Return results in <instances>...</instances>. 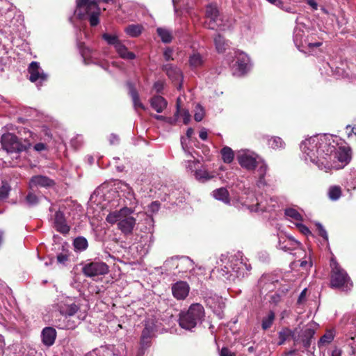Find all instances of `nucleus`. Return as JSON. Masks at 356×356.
Wrapping results in <instances>:
<instances>
[{"label":"nucleus","instance_id":"aec40b11","mask_svg":"<svg viewBox=\"0 0 356 356\" xmlns=\"http://www.w3.org/2000/svg\"><path fill=\"white\" fill-rule=\"evenodd\" d=\"M150 105L157 113H161L167 107L168 102L160 95H155L150 99Z\"/></svg>","mask_w":356,"mask_h":356},{"label":"nucleus","instance_id":"a18cd8bd","mask_svg":"<svg viewBox=\"0 0 356 356\" xmlns=\"http://www.w3.org/2000/svg\"><path fill=\"white\" fill-rule=\"evenodd\" d=\"M66 324V330H74L77 326V321L72 319V317L62 314Z\"/></svg>","mask_w":356,"mask_h":356},{"label":"nucleus","instance_id":"e433bc0d","mask_svg":"<svg viewBox=\"0 0 356 356\" xmlns=\"http://www.w3.org/2000/svg\"><path fill=\"white\" fill-rule=\"evenodd\" d=\"M180 99L178 98L177 103H176V107L177 111L175 113V115H181L183 117V122L185 124H188V122L191 120V115L189 113V111L186 109H181L180 105H179Z\"/></svg>","mask_w":356,"mask_h":356},{"label":"nucleus","instance_id":"bf43d9fd","mask_svg":"<svg viewBox=\"0 0 356 356\" xmlns=\"http://www.w3.org/2000/svg\"><path fill=\"white\" fill-rule=\"evenodd\" d=\"M306 293H307V289H305L302 291V292L299 295V297L298 299V304H301L302 302H303L305 300Z\"/></svg>","mask_w":356,"mask_h":356},{"label":"nucleus","instance_id":"13d9d810","mask_svg":"<svg viewBox=\"0 0 356 356\" xmlns=\"http://www.w3.org/2000/svg\"><path fill=\"white\" fill-rule=\"evenodd\" d=\"M220 356H234L228 348L223 347L220 351Z\"/></svg>","mask_w":356,"mask_h":356},{"label":"nucleus","instance_id":"bb28decb","mask_svg":"<svg viewBox=\"0 0 356 356\" xmlns=\"http://www.w3.org/2000/svg\"><path fill=\"white\" fill-rule=\"evenodd\" d=\"M218 277L221 279L222 281H234L237 275L234 273H233L232 271L229 270V268L227 266H225L223 268H221L220 269H218Z\"/></svg>","mask_w":356,"mask_h":356},{"label":"nucleus","instance_id":"7c9ffc66","mask_svg":"<svg viewBox=\"0 0 356 356\" xmlns=\"http://www.w3.org/2000/svg\"><path fill=\"white\" fill-rule=\"evenodd\" d=\"M195 177L197 180L200 182H205L214 177L213 175L209 173L207 170L198 169L195 172Z\"/></svg>","mask_w":356,"mask_h":356},{"label":"nucleus","instance_id":"a19ab883","mask_svg":"<svg viewBox=\"0 0 356 356\" xmlns=\"http://www.w3.org/2000/svg\"><path fill=\"white\" fill-rule=\"evenodd\" d=\"M70 252L68 250L63 249L62 252L56 256L57 262L60 264L65 265L70 260Z\"/></svg>","mask_w":356,"mask_h":356},{"label":"nucleus","instance_id":"69168bd1","mask_svg":"<svg viewBox=\"0 0 356 356\" xmlns=\"http://www.w3.org/2000/svg\"><path fill=\"white\" fill-rule=\"evenodd\" d=\"M322 45V42H314V43H309L308 47L309 48H314V47H318Z\"/></svg>","mask_w":356,"mask_h":356},{"label":"nucleus","instance_id":"0e129e2a","mask_svg":"<svg viewBox=\"0 0 356 356\" xmlns=\"http://www.w3.org/2000/svg\"><path fill=\"white\" fill-rule=\"evenodd\" d=\"M307 3L312 6L314 9H317V3L314 0H307Z\"/></svg>","mask_w":356,"mask_h":356},{"label":"nucleus","instance_id":"cd10ccee","mask_svg":"<svg viewBox=\"0 0 356 356\" xmlns=\"http://www.w3.org/2000/svg\"><path fill=\"white\" fill-rule=\"evenodd\" d=\"M116 51L119 54L120 57L127 60H134L136 58L134 53L128 51L127 47L122 42L116 47Z\"/></svg>","mask_w":356,"mask_h":356},{"label":"nucleus","instance_id":"c85d7f7f","mask_svg":"<svg viewBox=\"0 0 356 356\" xmlns=\"http://www.w3.org/2000/svg\"><path fill=\"white\" fill-rule=\"evenodd\" d=\"M127 211H129L127 208L122 209L120 211H115L111 212L106 216V221L110 224H115V222H119L121 218L122 217L124 213H126Z\"/></svg>","mask_w":356,"mask_h":356},{"label":"nucleus","instance_id":"603ef678","mask_svg":"<svg viewBox=\"0 0 356 356\" xmlns=\"http://www.w3.org/2000/svg\"><path fill=\"white\" fill-rule=\"evenodd\" d=\"M296 227L298 228L299 231L305 236L312 235L309 229L305 225L302 223H297Z\"/></svg>","mask_w":356,"mask_h":356},{"label":"nucleus","instance_id":"ea45409f","mask_svg":"<svg viewBox=\"0 0 356 356\" xmlns=\"http://www.w3.org/2000/svg\"><path fill=\"white\" fill-rule=\"evenodd\" d=\"M334 338L333 332L330 330L327 331L319 339L318 346L321 348L322 346H325L330 343Z\"/></svg>","mask_w":356,"mask_h":356},{"label":"nucleus","instance_id":"774afa93","mask_svg":"<svg viewBox=\"0 0 356 356\" xmlns=\"http://www.w3.org/2000/svg\"><path fill=\"white\" fill-rule=\"evenodd\" d=\"M193 132H194V131L192 128H188L187 129L186 134L187 138H190L192 136V135L193 134Z\"/></svg>","mask_w":356,"mask_h":356},{"label":"nucleus","instance_id":"09e8293b","mask_svg":"<svg viewBox=\"0 0 356 356\" xmlns=\"http://www.w3.org/2000/svg\"><path fill=\"white\" fill-rule=\"evenodd\" d=\"M267 169H268V167L265 163H262L259 166V168L258 169V172H259V179L260 182H262L263 180L264 179V177L266 174Z\"/></svg>","mask_w":356,"mask_h":356},{"label":"nucleus","instance_id":"9b49d317","mask_svg":"<svg viewBox=\"0 0 356 356\" xmlns=\"http://www.w3.org/2000/svg\"><path fill=\"white\" fill-rule=\"evenodd\" d=\"M190 286L185 281H178L172 285V293L177 300H184L188 296Z\"/></svg>","mask_w":356,"mask_h":356},{"label":"nucleus","instance_id":"4c0bfd02","mask_svg":"<svg viewBox=\"0 0 356 356\" xmlns=\"http://www.w3.org/2000/svg\"><path fill=\"white\" fill-rule=\"evenodd\" d=\"M102 37L109 45L113 46L115 49L122 42L116 35L104 33Z\"/></svg>","mask_w":356,"mask_h":356},{"label":"nucleus","instance_id":"ddd939ff","mask_svg":"<svg viewBox=\"0 0 356 356\" xmlns=\"http://www.w3.org/2000/svg\"><path fill=\"white\" fill-rule=\"evenodd\" d=\"M206 17L210 21L206 23L205 26L209 29H215L216 23L219 16V10L216 3H210L206 7Z\"/></svg>","mask_w":356,"mask_h":356},{"label":"nucleus","instance_id":"412c9836","mask_svg":"<svg viewBox=\"0 0 356 356\" xmlns=\"http://www.w3.org/2000/svg\"><path fill=\"white\" fill-rule=\"evenodd\" d=\"M336 156L341 163H348L351 160L350 147L346 146L339 147L336 152Z\"/></svg>","mask_w":356,"mask_h":356},{"label":"nucleus","instance_id":"79ce46f5","mask_svg":"<svg viewBox=\"0 0 356 356\" xmlns=\"http://www.w3.org/2000/svg\"><path fill=\"white\" fill-rule=\"evenodd\" d=\"M285 215L298 221L302 220V215L295 209H286L284 212Z\"/></svg>","mask_w":356,"mask_h":356},{"label":"nucleus","instance_id":"b1692460","mask_svg":"<svg viewBox=\"0 0 356 356\" xmlns=\"http://www.w3.org/2000/svg\"><path fill=\"white\" fill-rule=\"evenodd\" d=\"M204 61V57L197 51H193V54L190 55L188 59V63L192 70L201 67L203 66Z\"/></svg>","mask_w":356,"mask_h":356},{"label":"nucleus","instance_id":"f8f14e48","mask_svg":"<svg viewBox=\"0 0 356 356\" xmlns=\"http://www.w3.org/2000/svg\"><path fill=\"white\" fill-rule=\"evenodd\" d=\"M54 227L56 230L63 234L70 232V227L67 224L65 214L61 211H57L54 215Z\"/></svg>","mask_w":356,"mask_h":356},{"label":"nucleus","instance_id":"4468645a","mask_svg":"<svg viewBox=\"0 0 356 356\" xmlns=\"http://www.w3.org/2000/svg\"><path fill=\"white\" fill-rule=\"evenodd\" d=\"M136 225V219L132 216H127L124 213L120 222L118 223V229L125 235L131 234Z\"/></svg>","mask_w":356,"mask_h":356},{"label":"nucleus","instance_id":"1a4fd4ad","mask_svg":"<svg viewBox=\"0 0 356 356\" xmlns=\"http://www.w3.org/2000/svg\"><path fill=\"white\" fill-rule=\"evenodd\" d=\"M156 331V326L153 319H148L145 324V327L142 332L140 343L143 346H149L151 339L154 336Z\"/></svg>","mask_w":356,"mask_h":356},{"label":"nucleus","instance_id":"a211bd4d","mask_svg":"<svg viewBox=\"0 0 356 356\" xmlns=\"http://www.w3.org/2000/svg\"><path fill=\"white\" fill-rule=\"evenodd\" d=\"M129 88V95L131 97L134 107L137 111L138 108H140L143 111L146 109L145 106L140 100L139 94L135 88L134 85L130 82L127 83Z\"/></svg>","mask_w":356,"mask_h":356},{"label":"nucleus","instance_id":"3c124183","mask_svg":"<svg viewBox=\"0 0 356 356\" xmlns=\"http://www.w3.org/2000/svg\"><path fill=\"white\" fill-rule=\"evenodd\" d=\"M237 67L239 71L244 72L247 68V61L244 58H238L236 61Z\"/></svg>","mask_w":356,"mask_h":356},{"label":"nucleus","instance_id":"6e6552de","mask_svg":"<svg viewBox=\"0 0 356 356\" xmlns=\"http://www.w3.org/2000/svg\"><path fill=\"white\" fill-rule=\"evenodd\" d=\"M298 328L296 327L293 330H291L287 327H284L281 329L278 332V339L279 341L277 344L279 346L284 344L286 341L290 340L291 339L293 341L294 345H297L300 343V337L298 334Z\"/></svg>","mask_w":356,"mask_h":356},{"label":"nucleus","instance_id":"f704fd0d","mask_svg":"<svg viewBox=\"0 0 356 356\" xmlns=\"http://www.w3.org/2000/svg\"><path fill=\"white\" fill-rule=\"evenodd\" d=\"M275 318L274 312L270 311L268 315L263 318L261 321V327L264 330L269 329L272 325Z\"/></svg>","mask_w":356,"mask_h":356},{"label":"nucleus","instance_id":"4be33fe9","mask_svg":"<svg viewBox=\"0 0 356 356\" xmlns=\"http://www.w3.org/2000/svg\"><path fill=\"white\" fill-rule=\"evenodd\" d=\"M213 197L225 204H230L229 193L226 188L221 187L212 192Z\"/></svg>","mask_w":356,"mask_h":356},{"label":"nucleus","instance_id":"2eb2a0df","mask_svg":"<svg viewBox=\"0 0 356 356\" xmlns=\"http://www.w3.org/2000/svg\"><path fill=\"white\" fill-rule=\"evenodd\" d=\"M161 70L172 81H177L182 79V73L179 67L172 64H164Z\"/></svg>","mask_w":356,"mask_h":356},{"label":"nucleus","instance_id":"864d4df0","mask_svg":"<svg viewBox=\"0 0 356 356\" xmlns=\"http://www.w3.org/2000/svg\"><path fill=\"white\" fill-rule=\"evenodd\" d=\"M248 209L252 212L265 211V208L264 207H261V204L259 202L256 203L255 204L249 205L248 207Z\"/></svg>","mask_w":356,"mask_h":356},{"label":"nucleus","instance_id":"c03bdc74","mask_svg":"<svg viewBox=\"0 0 356 356\" xmlns=\"http://www.w3.org/2000/svg\"><path fill=\"white\" fill-rule=\"evenodd\" d=\"M10 191V186L6 182H2L0 186V200L6 199L8 197Z\"/></svg>","mask_w":356,"mask_h":356},{"label":"nucleus","instance_id":"052dcab7","mask_svg":"<svg viewBox=\"0 0 356 356\" xmlns=\"http://www.w3.org/2000/svg\"><path fill=\"white\" fill-rule=\"evenodd\" d=\"M342 350L337 346H334L331 352V356H341Z\"/></svg>","mask_w":356,"mask_h":356},{"label":"nucleus","instance_id":"e2e57ef3","mask_svg":"<svg viewBox=\"0 0 356 356\" xmlns=\"http://www.w3.org/2000/svg\"><path fill=\"white\" fill-rule=\"evenodd\" d=\"M204 117V114L202 112L195 113L194 115V119L196 122H200Z\"/></svg>","mask_w":356,"mask_h":356},{"label":"nucleus","instance_id":"f257e3e1","mask_svg":"<svg viewBox=\"0 0 356 356\" xmlns=\"http://www.w3.org/2000/svg\"><path fill=\"white\" fill-rule=\"evenodd\" d=\"M114 3L113 0H76V11L81 19L85 15L88 16V21L91 26H96L99 24V16L101 14L99 3Z\"/></svg>","mask_w":356,"mask_h":356},{"label":"nucleus","instance_id":"de8ad7c7","mask_svg":"<svg viewBox=\"0 0 356 356\" xmlns=\"http://www.w3.org/2000/svg\"><path fill=\"white\" fill-rule=\"evenodd\" d=\"M173 49L171 47H166L163 51V58L166 62L173 60L174 58L172 57Z\"/></svg>","mask_w":356,"mask_h":356},{"label":"nucleus","instance_id":"338daca9","mask_svg":"<svg viewBox=\"0 0 356 356\" xmlns=\"http://www.w3.org/2000/svg\"><path fill=\"white\" fill-rule=\"evenodd\" d=\"M152 117L156 120H161V121H163L165 119V117H164L163 115H156V114L152 115Z\"/></svg>","mask_w":356,"mask_h":356},{"label":"nucleus","instance_id":"6e6d98bb","mask_svg":"<svg viewBox=\"0 0 356 356\" xmlns=\"http://www.w3.org/2000/svg\"><path fill=\"white\" fill-rule=\"evenodd\" d=\"M153 88L156 91V92L159 93L163 89V84L161 81H156L154 83Z\"/></svg>","mask_w":356,"mask_h":356},{"label":"nucleus","instance_id":"f03ea898","mask_svg":"<svg viewBox=\"0 0 356 356\" xmlns=\"http://www.w3.org/2000/svg\"><path fill=\"white\" fill-rule=\"evenodd\" d=\"M330 266L331 268L330 273V287L343 291L350 290L353 286L351 279L346 270L340 266L335 258H331Z\"/></svg>","mask_w":356,"mask_h":356},{"label":"nucleus","instance_id":"423d86ee","mask_svg":"<svg viewBox=\"0 0 356 356\" xmlns=\"http://www.w3.org/2000/svg\"><path fill=\"white\" fill-rule=\"evenodd\" d=\"M108 266L102 261H92L86 264L82 268L83 273L89 277L103 275L108 273Z\"/></svg>","mask_w":356,"mask_h":356},{"label":"nucleus","instance_id":"72a5a7b5","mask_svg":"<svg viewBox=\"0 0 356 356\" xmlns=\"http://www.w3.org/2000/svg\"><path fill=\"white\" fill-rule=\"evenodd\" d=\"M143 30V26L139 24H130L125 28V32L131 37L139 36Z\"/></svg>","mask_w":356,"mask_h":356},{"label":"nucleus","instance_id":"393cba45","mask_svg":"<svg viewBox=\"0 0 356 356\" xmlns=\"http://www.w3.org/2000/svg\"><path fill=\"white\" fill-rule=\"evenodd\" d=\"M315 334V330L313 328H305L302 334L300 336V343H302L305 348H309L312 344V340Z\"/></svg>","mask_w":356,"mask_h":356},{"label":"nucleus","instance_id":"dca6fc26","mask_svg":"<svg viewBox=\"0 0 356 356\" xmlns=\"http://www.w3.org/2000/svg\"><path fill=\"white\" fill-rule=\"evenodd\" d=\"M41 337L43 344L49 347L55 342L56 331L52 327H46L42 330Z\"/></svg>","mask_w":356,"mask_h":356},{"label":"nucleus","instance_id":"5fc2aeb1","mask_svg":"<svg viewBox=\"0 0 356 356\" xmlns=\"http://www.w3.org/2000/svg\"><path fill=\"white\" fill-rule=\"evenodd\" d=\"M33 148L37 152H41L47 149V146L43 143H38L34 145Z\"/></svg>","mask_w":356,"mask_h":356},{"label":"nucleus","instance_id":"7ed1b4c3","mask_svg":"<svg viewBox=\"0 0 356 356\" xmlns=\"http://www.w3.org/2000/svg\"><path fill=\"white\" fill-rule=\"evenodd\" d=\"M319 142L317 136L310 137L308 139L302 141L300 145V149L306 154L312 161L316 159H325V155L328 156V152H332L335 149L334 146H330L327 144L324 145H320L318 146Z\"/></svg>","mask_w":356,"mask_h":356},{"label":"nucleus","instance_id":"58836bf2","mask_svg":"<svg viewBox=\"0 0 356 356\" xmlns=\"http://www.w3.org/2000/svg\"><path fill=\"white\" fill-rule=\"evenodd\" d=\"M268 145L272 149H277L284 148L285 144L281 138L273 136L268 139Z\"/></svg>","mask_w":356,"mask_h":356},{"label":"nucleus","instance_id":"2f4dec72","mask_svg":"<svg viewBox=\"0 0 356 356\" xmlns=\"http://www.w3.org/2000/svg\"><path fill=\"white\" fill-rule=\"evenodd\" d=\"M157 34L164 43H170L172 40V32L165 28H158L156 29Z\"/></svg>","mask_w":356,"mask_h":356},{"label":"nucleus","instance_id":"4d7b16f0","mask_svg":"<svg viewBox=\"0 0 356 356\" xmlns=\"http://www.w3.org/2000/svg\"><path fill=\"white\" fill-rule=\"evenodd\" d=\"M346 129L348 138L352 136V134H354L356 136V127H352L350 125H347Z\"/></svg>","mask_w":356,"mask_h":356},{"label":"nucleus","instance_id":"9d476101","mask_svg":"<svg viewBox=\"0 0 356 356\" xmlns=\"http://www.w3.org/2000/svg\"><path fill=\"white\" fill-rule=\"evenodd\" d=\"M28 72L30 74L29 80L32 83H35L37 81L42 82L47 80V75L41 70L39 63L36 61H32L29 64Z\"/></svg>","mask_w":356,"mask_h":356},{"label":"nucleus","instance_id":"8fccbe9b","mask_svg":"<svg viewBox=\"0 0 356 356\" xmlns=\"http://www.w3.org/2000/svg\"><path fill=\"white\" fill-rule=\"evenodd\" d=\"M316 227H317V229H318V234L325 240V241H328V235H327V233L326 232V230L324 229V227H323V225L320 223H317L316 225Z\"/></svg>","mask_w":356,"mask_h":356},{"label":"nucleus","instance_id":"39448f33","mask_svg":"<svg viewBox=\"0 0 356 356\" xmlns=\"http://www.w3.org/2000/svg\"><path fill=\"white\" fill-rule=\"evenodd\" d=\"M1 145L3 149L9 153H18L26 150L31 144L24 141L23 143L14 134L6 133L1 136Z\"/></svg>","mask_w":356,"mask_h":356},{"label":"nucleus","instance_id":"680f3d73","mask_svg":"<svg viewBox=\"0 0 356 356\" xmlns=\"http://www.w3.org/2000/svg\"><path fill=\"white\" fill-rule=\"evenodd\" d=\"M199 137L203 140H206L208 138V134H207V131L204 129H202L200 131V134H199Z\"/></svg>","mask_w":356,"mask_h":356},{"label":"nucleus","instance_id":"0eeeda50","mask_svg":"<svg viewBox=\"0 0 356 356\" xmlns=\"http://www.w3.org/2000/svg\"><path fill=\"white\" fill-rule=\"evenodd\" d=\"M56 186L55 180L49 178L47 176L42 175H33L31 177L29 182V188H53Z\"/></svg>","mask_w":356,"mask_h":356},{"label":"nucleus","instance_id":"37998d69","mask_svg":"<svg viewBox=\"0 0 356 356\" xmlns=\"http://www.w3.org/2000/svg\"><path fill=\"white\" fill-rule=\"evenodd\" d=\"M328 195L332 200H338L341 195V188L339 186L331 187L329 190Z\"/></svg>","mask_w":356,"mask_h":356},{"label":"nucleus","instance_id":"473e14b6","mask_svg":"<svg viewBox=\"0 0 356 356\" xmlns=\"http://www.w3.org/2000/svg\"><path fill=\"white\" fill-rule=\"evenodd\" d=\"M220 153L224 163H230L233 161L234 158V151L229 147H224L220 150Z\"/></svg>","mask_w":356,"mask_h":356},{"label":"nucleus","instance_id":"f3484780","mask_svg":"<svg viewBox=\"0 0 356 356\" xmlns=\"http://www.w3.org/2000/svg\"><path fill=\"white\" fill-rule=\"evenodd\" d=\"M300 245V243L291 236L279 238V247L284 251L295 250Z\"/></svg>","mask_w":356,"mask_h":356},{"label":"nucleus","instance_id":"c756f323","mask_svg":"<svg viewBox=\"0 0 356 356\" xmlns=\"http://www.w3.org/2000/svg\"><path fill=\"white\" fill-rule=\"evenodd\" d=\"M214 43L217 51L220 54L224 53L228 47V44L220 34L216 35L214 38Z\"/></svg>","mask_w":356,"mask_h":356},{"label":"nucleus","instance_id":"5701e85b","mask_svg":"<svg viewBox=\"0 0 356 356\" xmlns=\"http://www.w3.org/2000/svg\"><path fill=\"white\" fill-rule=\"evenodd\" d=\"M238 163L248 170H252L257 166V162L254 158L249 155H242L238 157Z\"/></svg>","mask_w":356,"mask_h":356},{"label":"nucleus","instance_id":"a878e982","mask_svg":"<svg viewBox=\"0 0 356 356\" xmlns=\"http://www.w3.org/2000/svg\"><path fill=\"white\" fill-rule=\"evenodd\" d=\"M79 309L80 307L75 303L66 304L59 307V313L73 317Z\"/></svg>","mask_w":356,"mask_h":356},{"label":"nucleus","instance_id":"20e7f679","mask_svg":"<svg viewBox=\"0 0 356 356\" xmlns=\"http://www.w3.org/2000/svg\"><path fill=\"white\" fill-rule=\"evenodd\" d=\"M204 316V309L200 304H192L186 312L179 314V324L181 327L191 330Z\"/></svg>","mask_w":356,"mask_h":356},{"label":"nucleus","instance_id":"49530a36","mask_svg":"<svg viewBox=\"0 0 356 356\" xmlns=\"http://www.w3.org/2000/svg\"><path fill=\"white\" fill-rule=\"evenodd\" d=\"M54 321H55V325L58 329L66 330V324H65V322H64L65 319H63V315L60 313H59L58 316H56Z\"/></svg>","mask_w":356,"mask_h":356},{"label":"nucleus","instance_id":"c9c22d12","mask_svg":"<svg viewBox=\"0 0 356 356\" xmlns=\"http://www.w3.org/2000/svg\"><path fill=\"white\" fill-rule=\"evenodd\" d=\"M73 245L75 250L79 251H83L87 249L88 243L85 237L79 236L74 240Z\"/></svg>","mask_w":356,"mask_h":356},{"label":"nucleus","instance_id":"6ab92c4d","mask_svg":"<svg viewBox=\"0 0 356 356\" xmlns=\"http://www.w3.org/2000/svg\"><path fill=\"white\" fill-rule=\"evenodd\" d=\"M42 197L43 195L41 194L40 191H38V193H36L34 188H29V191L25 196L24 200L29 207H33L40 203Z\"/></svg>","mask_w":356,"mask_h":356}]
</instances>
